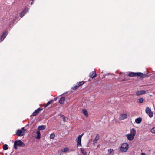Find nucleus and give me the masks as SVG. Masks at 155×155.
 <instances>
[{
    "mask_svg": "<svg viewBox=\"0 0 155 155\" xmlns=\"http://www.w3.org/2000/svg\"><path fill=\"white\" fill-rule=\"evenodd\" d=\"M151 132L155 133V127L153 128L151 130Z\"/></svg>",
    "mask_w": 155,
    "mask_h": 155,
    "instance_id": "nucleus-29",
    "label": "nucleus"
},
{
    "mask_svg": "<svg viewBox=\"0 0 155 155\" xmlns=\"http://www.w3.org/2000/svg\"><path fill=\"white\" fill-rule=\"evenodd\" d=\"M55 136V134L54 133L51 134L50 135V139H53Z\"/></svg>",
    "mask_w": 155,
    "mask_h": 155,
    "instance_id": "nucleus-25",
    "label": "nucleus"
},
{
    "mask_svg": "<svg viewBox=\"0 0 155 155\" xmlns=\"http://www.w3.org/2000/svg\"><path fill=\"white\" fill-rule=\"evenodd\" d=\"M63 121L64 122H65L66 121V119L65 117L63 115Z\"/></svg>",
    "mask_w": 155,
    "mask_h": 155,
    "instance_id": "nucleus-34",
    "label": "nucleus"
},
{
    "mask_svg": "<svg viewBox=\"0 0 155 155\" xmlns=\"http://www.w3.org/2000/svg\"><path fill=\"white\" fill-rule=\"evenodd\" d=\"M7 34V33L6 31L4 32L1 36L0 39H5L6 38Z\"/></svg>",
    "mask_w": 155,
    "mask_h": 155,
    "instance_id": "nucleus-15",
    "label": "nucleus"
},
{
    "mask_svg": "<svg viewBox=\"0 0 155 155\" xmlns=\"http://www.w3.org/2000/svg\"><path fill=\"white\" fill-rule=\"evenodd\" d=\"M142 119L140 117L138 118L135 119V122L137 124H140L142 121Z\"/></svg>",
    "mask_w": 155,
    "mask_h": 155,
    "instance_id": "nucleus-20",
    "label": "nucleus"
},
{
    "mask_svg": "<svg viewBox=\"0 0 155 155\" xmlns=\"http://www.w3.org/2000/svg\"><path fill=\"white\" fill-rule=\"evenodd\" d=\"M136 134V131L134 128H132L131 130L130 133L129 134L135 136Z\"/></svg>",
    "mask_w": 155,
    "mask_h": 155,
    "instance_id": "nucleus-13",
    "label": "nucleus"
},
{
    "mask_svg": "<svg viewBox=\"0 0 155 155\" xmlns=\"http://www.w3.org/2000/svg\"><path fill=\"white\" fill-rule=\"evenodd\" d=\"M3 148L4 150H7L8 149V145L6 144H5L3 146Z\"/></svg>",
    "mask_w": 155,
    "mask_h": 155,
    "instance_id": "nucleus-24",
    "label": "nucleus"
},
{
    "mask_svg": "<svg viewBox=\"0 0 155 155\" xmlns=\"http://www.w3.org/2000/svg\"><path fill=\"white\" fill-rule=\"evenodd\" d=\"M68 149L67 147H66V148H64V149L63 151H64V152H66L67 151H68Z\"/></svg>",
    "mask_w": 155,
    "mask_h": 155,
    "instance_id": "nucleus-32",
    "label": "nucleus"
},
{
    "mask_svg": "<svg viewBox=\"0 0 155 155\" xmlns=\"http://www.w3.org/2000/svg\"><path fill=\"white\" fill-rule=\"evenodd\" d=\"M37 136L35 137L36 138L38 139H39L41 137V134L39 130H37L36 132Z\"/></svg>",
    "mask_w": 155,
    "mask_h": 155,
    "instance_id": "nucleus-18",
    "label": "nucleus"
},
{
    "mask_svg": "<svg viewBox=\"0 0 155 155\" xmlns=\"http://www.w3.org/2000/svg\"><path fill=\"white\" fill-rule=\"evenodd\" d=\"M141 155H146V154L144 153H142L141 154Z\"/></svg>",
    "mask_w": 155,
    "mask_h": 155,
    "instance_id": "nucleus-35",
    "label": "nucleus"
},
{
    "mask_svg": "<svg viewBox=\"0 0 155 155\" xmlns=\"http://www.w3.org/2000/svg\"><path fill=\"white\" fill-rule=\"evenodd\" d=\"M38 113L37 111L35 110L34 112L32 114V115H31V117L32 116H34L37 115Z\"/></svg>",
    "mask_w": 155,
    "mask_h": 155,
    "instance_id": "nucleus-23",
    "label": "nucleus"
},
{
    "mask_svg": "<svg viewBox=\"0 0 155 155\" xmlns=\"http://www.w3.org/2000/svg\"><path fill=\"white\" fill-rule=\"evenodd\" d=\"M97 76L96 72L95 71H93L91 72L89 74V77L90 78H93Z\"/></svg>",
    "mask_w": 155,
    "mask_h": 155,
    "instance_id": "nucleus-11",
    "label": "nucleus"
},
{
    "mask_svg": "<svg viewBox=\"0 0 155 155\" xmlns=\"http://www.w3.org/2000/svg\"><path fill=\"white\" fill-rule=\"evenodd\" d=\"M128 148V145L127 143H123L121 147V150L122 152H126Z\"/></svg>",
    "mask_w": 155,
    "mask_h": 155,
    "instance_id": "nucleus-3",
    "label": "nucleus"
},
{
    "mask_svg": "<svg viewBox=\"0 0 155 155\" xmlns=\"http://www.w3.org/2000/svg\"><path fill=\"white\" fill-rule=\"evenodd\" d=\"M3 40L4 39H0V42H2L3 41Z\"/></svg>",
    "mask_w": 155,
    "mask_h": 155,
    "instance_id": "nucleus-38",
    "label": "nucleus"
},
{
    "mask_svg": "<svg viewBox=\"0 0 155 155\" xmlns=\"http://www.w3.org/2000/svg\"><path fill=\"white\" fill-rule=\"evenodd\" d=\"M126 136L129 141L132 140L134 139L135 137L134 136L130 134H126Z\"/></svg>",
    "mask_w": 155,
    "mask_h": 155,
    "instance_id": "nucleus-8",
    "label": "nucleus"
},
{
    "mask_svg": "<svg viewBox=\"0 0 155 155\" xmlns=\"http://www.w3.org/2000/svg\"><path fill=\"white\" fill-rule=\"evenodd\" d=\"M110 150H113V149H112V150H111V149H110Z\"/></svg>",
    "mask_w": 155,
    "mask_h": 155,
    "instance_id": "nucleus-42",
    "label": "nucleus"
},
{
    "mask_svg": "<svg viewBox=\"0 0 155 155\" xmlns=\"http://www.w3.org/2000/svg\"><path fill=\"white\" fill-rule=\"evenodd\" d=\"M21 129V131H22V132H23V133H24L25 131L26 130V129H25L24 128H22Z\"/></svg>",
    "mask_w": 155,
    "mask_h": 155,
    "instance_id": "nucleus-33",
    "label": "nucleus"
},
{
    "mask_svg": "<svg viewBox=\"0 0 155 155\" xmlns=\"http://www.w3.org/2000/svg\"><path fill=\"white\" fill-rule=\"evenodd\" d=\"M43 110V109L41 108H38L36 110L39 113V112L42 110Z\"/></svg>",
    "mask_w": 155,
    "mask_h": 155,
    "instance_id": "nucleus-30",
    "label": "nucleus"
},
{
    "mask_svg": "<svg viewBox=\"0 0 155 155\" xmlns=\"http://www.w3.org/2000/svg\"><path fill=\"white\" fill-rule=\"evenodd\" d=\"M82 112L85 115L86 117L88 116V114L87 110L85 109H82Z\"/></svg>",
    "mask_w": 155,
    "mask_h": 155,
    "instance_id": "nucleus-19",
    "label": "nucleus"
},
{
    "mask_svg": "<svg viewBox=\"0 0 155 155\" xmlns=\"http://www.w3.org/2000/svg\"><path fill=\"white\" fill-rule=\"evenodd\" d=\"M127 117V115L126 114H123L120 115V119L121 120H124Z\"/></svg>",
    "mask_w": 155,
    "mask_h": 155,
    "instance_id": "nucleus-12",
    "label": "nucleus"
},
{
    "mask_svg": "<svg viewBox=\"0 0 155 155\" xmlns=\"http://www.w3.org/2000/svg\"><path fill=\"white\" fill-rule=\"evenodd\" d=\"M53 101H54V100H51L50 101H48L46 105H45V107L46 108V107H47L49 105L51 104V103L52 102H53Z\"/></svg>",
    "mask_w": 155,
    "mask_h": 155,
    "instance_id": "nucleus-21",
    "label": "nucleus"
},
{
    "mask_svg": "<svg viewBox=\"0 0 155 155\" xmlns=\"http://www.w3.org/2000/svg\"><path fill=\"white\" fill-rule=\"evenodd\" d=\"M29 10V8L25 7L24 9H23L22 12L20 13L19 16L20 17L22 18L23 16H24L26 12H28Z\"/></svg>",
    "mask_w": 155,
    "mask_h": 155,
    "instance_id": "nucleus-4",
    "label": "nucleus"
},
{
    "mask_svg": "<svg viewBox=\"0 0 155 155\" xmlns=\"http://www.w3.org/2000/svg\"><path fill=\"white\" fill-rule=\"evenodd\" d=\"M25 144L20 140H18L15 141L14 143V147L15 149L17 150L18 148L17 146L20 147H23L25 146Z\"/></svg>",
    "mask_w": 155,
    "mask_h": 155,
    "instance_id": "nucleus-2",
    "label": "nucleus"
},
{
    "mask_svg": "<svg viewBox=\"0 0 155 155\" xmlns=\"http://www.w3.org/2000/svg\"><path fill=\"white\" fill-rule=\"evenodd\" d=\"M99 139V137L98 134H97L95 138L94 139L93 142L94 143H96L97 141Z\"/></svg>",
    "mask_w": 155,
    "mask_h": 155,
    "instance_id": "nucleus-14",
    "label": "nucleus"
},
{
    "mask_svg": "<svg viewBox=\"0 0 155 155\" xmlns=\"http://www.w3.org/2000/svg\"><path fill=\"white\" fill-rule=\"evenodd\" d=\"M84 134L83 133L81 135H79L78 138V140L77 143V146H78L79 145L81 146V137L82 136H83Z\"/></svg>",
    "mask_w": 155,
    "mask_h": 155,
    "instance_id": "nucleus-6",
    "label": "nucleus"
},
{
    "mask_svg": "<svg viewBox=\"0 0 155 155\" xmlns=\"http://www.w3.org/2000/svg\"><path fill=\"white\" fill-rule=\"evenodd\" d=\"M18 17V16L17 15L15 17H14L12 19L11 21L10 22V25H12L14 23L15 21H16V20L17 19Z\"/></svg>",
    "mask_w": 155,
    "mask_h": 155,
    "instance_id": "nucleus-9",
    "label": "nucleus"
},
{
    "mask_svg": "<svg viewBox=\"0 0 155 155\" xmlns=\"http://www.w3.org/2000/svg\"><path fill=\"white\" fill-rule=\"evenodd\" d=\"M46 128L45 125H42L39 126L38 127V129L39 130H44Z\"/></svg>",
    "mask_w": 155,
    "mask_h": 155,
    "instance_id": "nucleus-16",
    "label": "nucleus"
},
{
    "mask_svg": "<svg viewBox=\"0 0 155 155\" xmlns=\"http://www.w3.org/2000/svg\"><path fill=\"white\" fill-rule=\"evenodd\" d=\"M65 100V98L64 97H62L60 98L59 100V102L61 104H63Z\"/></svg>",
    "mask_w": 155,
    "mask_h": 155,
    "instance_id": "nucleus-17",
    "label": "nucleus"
},
{
    "mask_svg": "<svg viewBox=\"0 0 155 155\" xmlns=\"http://www.w3.org/2000/svg\"><path fill=\"white\" fill-rule=\"evenodd\" d=\"M80 86V85H78V84L75 86L74 87L72 88V89L74 90H76Z\"/></svg>",
    "mask_w": 155,
    "mask_h": 155,
    "instance_id": "nucleus-26",
    "label": "nucleus"
},
{
    "mask_svg": "<svg viewBox=\"0 0 155 155\" xmlns=\"http://www.w3.org/2000/svg\"><path fill=\"white\" fill-rule=\"evenodd\" d=\"M16 135L18 136H22L24 134V133L20 129H18L16 133Z\"/></svg>",
    "mask_w": 155,
    "mask_h": 155,
    "instance_id": "nucleus-7",
    "label": "nucleus"
},
{
    "mask_svg": "<svg viewBox=\"0 0 155 155\" xmlns=\"http://www.w3.org/2000/svg\"><path fill=\"white\" fill-rule=\"evenodd\" d=\"M85 83V82L84 81H82L81 82H79V84H78V85H80V86L81 85H82L84 83Z\"/></svg>",
    "mask_w": 155,
    "mask_h": 155,
    "instance_id": "nucleus-28",
    "label": "nucleus"
},
{
    "mask_svg": "<svg viewBox=\"0 0 155 155\" xmlns=\"http://www.w3.org/2000/svg\"><path fill=\"white\" fill-rule=\"evenodd\" d=\"M33 3H33V2H31V5H32Z\"/></svg>",
    "mask_w": 155,
    "mask_h": 155,
    "instance_id": "nucleus-37",
    "label": "nucleus"
},
{
    "mask_svg": "<svg viewBox=\"0 0 155 155\" xmlns=\"http://www.w3.org/2000/svg\"><path fill=\"white\" fill-rule=\"evenodd\" d=\"M146 93V91L144 90H142L140 91H137L136 93V94L137 96L140 95L144 94Z\"/></svg>",
    "mask_w": 155,
    "mask_h": 155,
    "instance_id": "nucleus-10",
    "label": "nucleus"
},
{
    "mask_svg": "<svg viewBox=\"0 0 155 155\" xmlns=\"http://www.w3.org/2000/svg\"><path fill=\"white\" fill-rule=\"evenodd\" d=\"M5 155H7V153H5Z\"/></svg>",
    "mask_w": 155,
    "mask_h": 155,
    "instance_id": "nucleus-40",
    "label": "nucleus"
},
{
    "mask_svg": "<svg viewBox=\"0 0 155 155\" xmlns=\"http://www.w3.org/2000/svg\"><path fill=\"white\" fill-rule=\"evenodd\" d=\"M128 80V79L127 78V77H126L123 79H122V81H126Z\"/></svg>",
    "mask_w": 155,
    "mask_h": 155,
    "instance_id": "nucleus-31",
    "label": "nucleus"
},
{
    "mask_svg": "<svg viewBox=\"0 0 155 155\" xmlns=\"http://www.w3.org/2000/svg\"><path fill=\"white\" fill-rule=\"evenodd\" d=\"M139 100L138 102L140 103H142L143 102V98H140L138 99Z\"/></svg>",
    "mask_w": 155,
    "mask_h": 155,
    "instance_id": "nucleus-27",
    "label": "nucleus"
},
{
    "mask_svg": "<svg viewBox=\"0 0 155 155\" xmlns=\"http://www.w3.org/2000/svg\"><path fill=\"white\" fill-rule=\"evenodd\" d=\"M149 75H147V74L144 75L141 72H129L128 75L127 76V77L129 76L130 77H139L141 78H147L149 76Z\"/></svg>",
    "mask_w": 155,
    "mask_h": 155,
    "instance_id": "nucleus-1",
    "label": "nucleus"
},
{
    "mask_svg": "<svg viewBox=\"0 0 155 155\" xmlns=\"http://www.w3.org/2000/svg\"><path fill=\"white\" fill-rule=\"evenodd\" d=\"M81 153L84 155H87V152L86 151L84 150V149L82 148H81L80 149Z\"/></svg>",
    "mask_w": 155,
    "mask_h": 155,
    "instance_id": "nucleus-22",
    "label": "nucleus"
},
{
    "mask_svg": "<svg viewBox=\"0 0 155 155\" xmlns=\"http://www.w3.org/2000/svg\"><path fill=\"white\" fill-rule=\"evenodd\" d=\"M31 1H32V2H33L34 1V0H31Z\"/></svg>",
    "mask_w": 155,
    "mask_h": 155,
    "instance_id": "nucleus-41",
    "label": "nucleus"
},
{
    "mask_svg": "<svg viewBox=\"0 0 155 155\" xmlns=\"http://www.w3.org/2000/svg\"><path fill=\"white\" fill-rule=\"evenodd\" d=\"M57 97H55V98H54V99L53 100L54 101H56L57 100Z\"/></svg>",
    "mask_w": 155,
    "mask_h": 155,
    "instance_id": "nucleus-36",
    "label": "nucleus"
},
{
    "mask_svg": "<svg viewBox=\"0 0 155 155\" xmlns=\"http://www.w3.org/2000/svg\"><path fill=\"white\" fill-rule=\"evenodd\" d=\"M146 112L147 114H148V115L150 118L152 117L153 116V113L151 111V110L149 107H147L146 108Z\"/></svg>",
    "mask_w": 155,
    "mask_h": 155,
    "instance_id": "nucleus-5",
    "label": "nucleus"
},
{
    "mask_svg": "<svg viewBox=\"0 0 155 155\" xmlns=\"http://www.w3.org/2000/svg\"><path fill=\"white\" fill-rule=\"evenodd\" d=\"M109 75V74H106L105 75V76H106V75Z\"/></svg>",
    "mask_w": 155,
    "mask_h": 155,
    "instance_id": "nucleus-39",
    "label": "nucleus"
}]
</instances>
